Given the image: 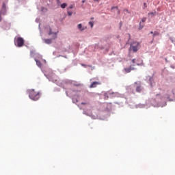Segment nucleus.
<instances>
[{"mask_svg": "<svg viewBox=\"0 0 175 175\" xmlns=\"http://www.w3.org/2000/svg\"><path fill=\"white\" fill-rule=\"evenodd\" d=\"M29 98H30L31 100H39L40 98V93L39 92L35 91V90H29Z\"/></svg>", "mask_w": 175, "mask_h": 175, "instance_id": "obj_1", "label": "nucleus"}, {"mask_svg": "<svg viewBox=\"0 0 175 175\" xmlns=\"http://www.w3.org/2000/svg\"><path fill=\"white\" fill-rule=\"evenodd\" d=\"M140 49V43L137 42H133L130 45V50L133 51V53H137V51Z\"/></svg>", "mask_w": 175, "mask_h": 175, "instance_id": "obj_2", "label": "nucleus"}, {"mask_svg": "<svg viewBox=\"0 0 175 175\" xmlns=\"http://www.w3.org/2000/svg\"><path fill=\"white\" fill-rule=\"evenodd\" d=\"M15 44H16L18 47H23V46H24V39L21 37H18L15 40Z\"/></svg>", "mask_w": 175, "mask_h": 175, "instance_id": "obj_3", "label": "nucleus"}, {"mask_svg": "<svg viewBox=\"0 0 175 175\" xmlns=\"http://www.w3.org/2000/svg\"><path fill=\"white\" fill-rule=\"evenodd\" d=\"M101 83L99 81H94L91 83L90 88H96L97 85H100Z\"/></svg>", "mask_w": 175, "mask_h": 175, "instance_id": "obj_4", "label": "nucleus"}, {"mask_svg": "<svg viewBox=\"0 0 175 175\" xmlns=\"http://www.w3.org/2000/svg\"><path fill=\"white\" fill-rule=\"evenodd\" d=\"M44 42L46 44H51V43H53V42L51 41V39H44Z\"/></svg>", "mask_w": 175, "mask_h": 175, "instance_id": "obj_5", "label": "nucleus"}, {"mask_svg": "<svg viewBox=\"0 0 175 175\" xmlns=\"http://www.w3.org/2000/svg\"><path fill=\"white\" fill-rule=\"evenodd\" d=\"M78 29H80V31H84V27H83V25H81V23L78 25Z\"/></svg>", "mask_w": 175, "mask_h": 175, "instance_id": "obj_6", "label": "nucleus"}, {"mask_svg": "<svg viewBox=\"0 0 175 175\" xmlns=\"http://www.w3.org/2000/svg\"><path fill=\"white\" fill-rule=\"evenodd\" d=\"M36 62V65L37 66H39V68H40V66H42V63L40 62V61L35 59Z\"/></svg>", "mask_w": 175, "mask_h": 175, "instance_id": "obj_7", "label": "nucleus"}, {"mask_svg": "<svg viewBox=\"0 0 175 175\" xmlns=\"http://www.w3.org/2000/svg\"><path fill=\"white\" fill-rule=\"evenodd\" d=\"M60 6H61L62 9H65V8H66V6H68V4L66 3H64Z\"/></svg>", "mask_w": 175, "mask_h": 175, "instance_id": "obj_8", "label": "nucleus"}, {"mask_svg": "<svg viewBox=\"0 0 175 175\" xmlns=\"http://www.w3.org/2000/svg\"><path fill=\"white\" fill-rule=\"evenodd\" d=\"M131 70H133V68H132V67H130V68H125V71L126 72V73H129Z\"/></svg>", "mask_w": 175, "mask_h": 175, "instance_id": "obj_9", "label": "nucleus"}, {"mask_svg": "<svg viewBox=\"0 0 175 175\" xmlns=\"http://www.w3.org/2000/svg\"><path fill=\"white\" fill-rule=\"evenodd\" d=\"M136 91H137V92H140L142 91V86L141 85L137 86L136 88Z\"/></svg>", "mask_w": 175, "mask_h": 175, "instance_id": "obj_10", "label": "nucleus"}, {"mask_svg": "<svg viewBox=\"0 0 175 175\" xmlns=\"http://www.w3.org/2000/svg\"><path fill=\"white\" fill-rule=\"evenodd\" d=\"M144 27V23H142V22L139 23V28L140 29H142V28Z\"/></svg>", "mask_w": 175, "mask_h": 175, "instance_id": "obj_11", "label": "nucleus"}, {"mask_svg": "<svg viewBox=\"0 0 175 175\" xmlns=\"http://www.w3.org/2000/svg\"><path fill=\"white\" fill-rule=\"evenodd\" d=\"M68 16H72V14H73V12L69 11V10H68V12H67Z\"/></svg>", "mask_w": 175, "mask_h": 175, "instance_id": "obj_12", "label": "nucleus"}, {"mask_svg": "<svg viewBox=\"0 0 175 175\" xmlns=\"http://www.w3.org/2000/svg\"><path fill=\"white\" fill-rule=\"evenodd\" d=\"M158 35H159V33L158 31H154L153 33V36H157Z\"/></svg>", "mask_w": 175, "mask_h": 175, "instance_id": "obj_13", "label": "nucleus"}, {"mask_svg": "<svg viewBox=\"0 0 175 175\" xmlns=\"http://www.w3.org/2000/svg\"><path fill=\"white\" fill-rule=\"evenodd\" d=\"M89 24H90L91 28H92L94 27V22L90 21V22H89Z\"/></svg>", "mask_w": 175, "mask_h": 175, "instance_id": "obj_14", "label": "nucleus"}, {"mask_svg": "<svg viewBox=\"0 0 175 175\" xmlns=\"http://www.w3.org/2000/svg\"><path fill=\"white\" fill-rule=\"evenodd\" d=\"M154 14H155V12H150V13H148V16H154Z\"/></svg>", "mask_w": 175, "mask_h": 175, "instance_id": "obj_15", "label": "nucleus"}, {"mask_svg": "<svg viewBox=\"0 0 175 175\" xmlns=\"http://www.w3.org/2000/svg\"><path fill=\"white\" fill-rule=\"evenodd\" d=\"M146 20H147V18H143L142 19V23H146Z\"/></svg>", "mask_w": 175, "mask_h": 175, "instance_id": "obj_16", "label": "nucleus"}, {"mask_svg": "<svg viewBox=\"0 0 175 175\" xmlns=\"http://www.w3.org/2000/svg\"><path fill=\"white\" fill-rule=\"evenodd\" d=\"M107 94H105V99H109V96H107Z\"/></svg>", "mask_w": 175, "mask_h": 175, "instance_id": "obj_17", "label": "nucleus"}, {"mask_svg": "<svg viewBox=\"0 0 175 175\" xmlns=\"http://www.w3.org/2000/svg\"><path fill=\"white\" fill-rule=\"evenodd\" d=\"M73 8V5H70L68 8V10H69V9H72Z\"/></svg>", "mask_w": 175, "mask_h": 175, "instance_id": "obj_18", "label": "nucleus"}, {"mask_svg": "<svg viewBox=\"0 0 175 175\" xmlns=\"http://www.w3.org/2000/svg\"><path fill=\"white\" fill-rule=\"evenodd\" d=\"M49 35H53V31H51V29H50V31L49 33Z\"/></svg>", "mask_w": 175, "mask_h": 175, "instance_id": "obj_19", "label": "nucleus"}, {"mask_svg": "<svg viewBox=\"0 0 175 175\" xmlns=\"http://www.w3.org/2000/svg\"><path fill=\"white\" fill-rule=\"evenodd\" d=\"M158 98H160L161 99V94H157V99H158Z\"/></svg>", "mask_w": 175, "mask_h": 175, "instance_id": "obj_20", "label": "nucleus"}, {"mask_svg": "<svg viewBox=\"0 0 175 175\" xmlns=\"http://www.w3.org/2000/svg\"><path fill=\"white\" fill-rule=\"evenodd\" d=\"M5 8H6V4L3 3V9H5Z\"/></svg>", "mask_w": 175, "mask_h": 175, "instance_id": "obj_21", "label": "nucleus"}, {"mask_svg": "<svg viewBox=\"0 0 175 175\" xmlns=\"http://www.w3.org/2000/svg\"><path fill=\"white\" fill-rule=\"evenodd\" d=\"M135 61H136V59H133L132 60L133 64H135Z\"/></svg>", "mask_w": 175, "mask_h": 175, "instance_id": "obj_22", "label": "nucleus"}, {"mask_svg": "<svg viewBox=\"0 0 175 175\" xmlns=\"http://www.w3.org/2000/svg\"><path fill=\"white\" fill-rule=\"evenodd\" d=\"M144 5L145 8H147V3H144Z\"/></svg>", "mask_w": 175, "mask_h": 175, "instance_id": "obj_23", "label": "nucleus"}, {"mask_svg": "<svg viewBox=\"0 0 175 175\" xmlns=\"http://www.w3.org/2000/svg\"><path fill=\"white\" fill-rule=\"evenodd\" d=\"M0 21H2V16H1V14H0Z\"/></svg>", "mask_w": 175, "mask_h": 175, "instance_id": "obj_24", "label": "nucleus"}, {"mask_svg": "<svg viewBox=\"0 0 175 175\" xmlns=\"http://www.w3.org/2000/svg\"><path fill=\"white\" fill-rule=\"evenodd\" d=\"M85 3V0H82V3Z\"/></svg>", "mask_w": 175, "mask_h": 175, "instance_id": "obj_25", "label": "nucleus"}, {"mask_svg": "<svg viewBox=\"0 0 175 175\" xmlns=\"http://www.w3.org/2000/svg\"><path fill=\"white\" fill-rule=\"evenodd\" d=\"M57 3H61V2L59 1V0H57Z\"/></svg>", "mask_w": 175, "mask_h": 175, "instance_id": "obj_26", "label": "nucleus"}, {"mask_svg": "<svg viewBox=\"0 0 175 175\" xmlns=\"http://www.w3.org/2000/svg\"><path fill=\"white\" fill-rule=\"evenodd\" d=\"M55 38H57V33H55Z\"/></svg>", "mask_w": 175, "mask_h": 175, "instance_id": "obj_27", "label": "nucleus"}, {"mask_svg": "<svg viewBox=\"0 0 175 175\" xmlns=\"http://www.w3.org/2000/svg\"><path fill=\"white\" fill-rule=\"evenodd\" d=\"M81 105H86L85 103H81Z\"/></svg>", "mask_w": 175, "mask_h": 175, "instance_id": "obj_28", "label": "nucleus"}, {"mask_svg": "<svg viewBox=\"0 0 175 175\" xmlns=\"http://www.w3.org/2000/svg\"><path fill=\"white\" fill-rule=\"evenodd\" d=\"M92 80H95V78H93V79H90V81H92Z\"/></svg>", "mask_w": 175, "mask_h": 175, "instance_id": "obj_29", "label": "nucleus"}, {"mask_svg": "<svg viewBox=\"0 0 175 175\" xmlns=\"http://www.w3.org/2000/svg\"><path fill=\"white\" fill-rule=\"evenodd\" d=\"M82 66H85V64H81Z\"/></svg>", "mask_w": 175, "mask_h": 175, "instance_id": "obj_30", "label": "nucleus"}, {"mask_svg": "<svg viewBox=\"0 0 175 175\" xmlns=\"http://www.w3.org/2000/svg\"><path fill=\"white\" fill-rule=\"evenodd\" d=\"M94 1H96V2H98V1H99V0H94Z\"/></svg>", "mask_w": 175, "mask_h": 175, "instance_id": "obj_31", "label": "nucleus"}, {"mask_svg": "<svg viewBox=\"0 0 175 175\" xmlns=\"http://www.w3.org/2000/svg\"><path fill=\"white\" fill-rule=\"evenodd\" d=\"M150 33H154V32L151 31Z\"/></svg>", "mask_w": 175, "mask_h": 175, "instance_id": "obj_32", "label": "nucleus"}, {"mask_svg": "<svg viewBox=\"0 0 175 175\" xmlns=\"http://www.w3.org/2000/svg\"><path fill=\"white\" fill-rule=\"evenodd\" d=\"M112 9H114V7H113Z\"/></svg>", "mask_w": 175, "mask_h": 175, "instance_id": "obj_33", "label": "nucleus"}]
</instances>
